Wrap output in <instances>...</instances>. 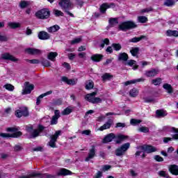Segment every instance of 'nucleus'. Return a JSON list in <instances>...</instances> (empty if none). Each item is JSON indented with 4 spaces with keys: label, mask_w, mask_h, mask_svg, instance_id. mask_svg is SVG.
<instances>
[{
    "label": "nucleus",
    "mask_w": 178,
    "mask_h": 178,
    "mask_svg": "<svg viewBox=\"0 0 178 178\" xmlns=\"http://www.w3.org/2000/svg\"><path fill=\"white\" fill-rule=\"evenodd\" d=\"M129 136H124L123 134L115 135L113 133L107 134L103 139V143L104 144H108V143H112L113 140H115L117 144H122L124 140H127Z\"/></svg>",
    "instance_id": "obj_1"
},
{
    "label": "nucleus",
    "mask_w": 178,
    "mask_h": 178,
    "mask_svg": "<svg viewBox=\"0 0 178 178\" xmlns=\"http://www.w3.org/2000/svg\"><path fill=\"white\" fill-rule=\"evenodd\" d=\"M45 127L39 124L38 129H34V127L32 125L26 126V130L28 133H30V138H36V137L40 136V134L44 131Z\"/></svg>",
    "instance_id": "obj_2"
},
{
    "label": "nucleus",
    "mask_w": 178,
    "mask_h": 178,
    "mask_svg": "<svg viewBox=\"0 0 178 178\" xmlns=\"http://www.w3.org/2000/svg\"><path fill=\"white\" fill-rule=\"evenodd\" d=\"M19 130L16 127H9L7 128V131H10L13 134H6V133H0V137H3V138H17V137H20L23 135V133L22 131H17Z\"/></svg>",
    "instance_id": "obj_3"
},
{
    "label": "nucleus",
    "mask_w": 178,
    "mask_h": 178,
    "mask_svg": "<svg viewBox=\"0 0 178 178\" xmlns=\"http://www.w3.org/2000/svg\"><path fill=\"white\" fill-rule=\"evenodd\" d=\"M58 5L60 6L63 10H65V12L69 15V16H71V17H74L73 13L69 12V10L73 9V3H72L70 0H60Z\"/></svg>",
    "instance_id": "obj_4"
},
{
    "label": "nucleus",
    "mask_w": 178,
    "mask_h": 178,
    "mask_svg": "<svg viewBox=\"0 0 178 178\" xmlns=\"http://www.w3.org/2000/svg\"><path fill=\"white\" fill-rule=\"evenodd\" d=\"M136 27L137 24L132 21L124 22L118 26V29L121 31H127V30H131Z\"/></svg>",
    "instance_id": "obj_5"
},
{
    "label": "nucleus",
    "mask_w": 178,
    "mask_h": 178,
    "mask_svg": "<svg viewBox=\"0 0 178 178\" xmlns=\"http://www.w3.org/2000/svg\"><path fill=\"white\" fill-rule=\"evenodd\" d=\"M129 148H130V143L122 145L120 147L115 149V154L116 156H123V155L127 152Z\"/></svg>",
    "instance_id": "obj_6"
},
{
    "label": "nucleus",
    "mask_w": 178,
    "mask_h": 178,
    "mask_svg": "<svg viewBox=\"0 0 178 178\" xmlns=\"http://www.w3.org/2000/svg\"><path fill=\"white\" fill-rule=\"evenodd\" d=\"M49 16H51V12L47 8L42 9L35 13V17L42 20L49 19Z\"/></svg>",
    "instance_id": "obj_7"
},
{
    "label": "nucleus",
    "mask_w": 178,
    "mask_h": 178,
    "mask_svg": "<svg viewBox=\"0 0 178 178\" xmlns=\"http://www.w3.org/2000/svg\"><path fill=\"white\" fill-rule=\"evenodd\" d=\"M62 134V131H56V133L51 136L50 141L49 142L48 145L51 148H56V141L58 140V138H59V136Z\"/></svg>",
    "instance_id": "obj_8"
},
{
    "label": "nucleus",
    "mask_w": 178,
    "mask_h": 178,
    "mask_svg": "<svg viewBox=\"0 0 178 178\" xmlns=\"http://www.w3.org/2000/svg\"><path fill=\"white\" fill-rule=\"evenodd\" d=\"M15 115L19 118H22V116L27 118V116L29 115V108H27V107H20L18 110L15 111Z\"/></svg>",
    "instance_id": "obj_9"
},
{
    "label": "nucleus",
    "mask_w": 178,
    "mask_h": 178,
    "mask_svg": "<svg viewBox=\"0 0 178 178\" xmlns=\"http://www.w3.org/2000/svg\"><path fill=\"white\" fill-rule=\"evenodd\" d=\"M140 149L147 154H152V152H156L158 151L156 147L149 145H143L140 146Z\"/></svg>",
    "instance_id": "obj_10"
},
{
    "label": "nucleus",
    "mask_w": 178,
    "mask_h": 178,
    "mask_svg": "<svg viewBox=\"0 0 178 178\" xmlns=\"http://www.w3.org/2000/svg\"><path fill=\"white\" fill-rule=\"evenodd\" d=\"M34 90V85H30L29 82H25V88L22 90V95L31 94V91Z\"/></svg>",
    "instance_id": "obj_11"
},
{
    "label": "nucleus",
    "mask_w": 178,
    "mask_h": 178,
    "mask_svg": "<svg viewBox=\"0 0 178 178\" xmlns=\"http://www.w3.org/2000/svg\"><path fill=\"white\" fill-rule=\"evenodd\" d=\"M1 59H3L4 60H12V62H17L19 60L18 58H16L9 53H4L1 54Z\"/></svg>",
    "instance_id": "obj_12"
},
{
    "label": "nucleus",
    "mask_w": 178,
    "mask_h": 178,
    "mask_svg": "<svg viewBox=\"0 0 178 178\" xmlns=\"http://www.w3.org/2000/svg\"><path fill=\"white\" fill-rule=\"evenodd\" d=\"M72 175L73 172L66 168H60L57 172V176H70Z\"/></svg>",
    "instance_id": "obj_13"
},
{
    "label": "nucleus",
    "mask_w": 178,
    "mask_h": 178,
    "mask_svg": "<svg viewBox=\"0 0 178 178\" xmlns=\"http://www.w3.org/2000/svg\"><path fill=\"white\" fill-rule=\"evenodd\" d=\"M38 37L39 40H49L51 38V35L49 33H47L46 31H42L38 33Z\"/></svg>",
    "instance_id": "obj_14"
},
{
    "label": "nucleus",
    "mask_w": 178,
    "mask_h": 178,
    "mask_svg": "<svg viewBox=\"0 0 178 178\" xmlns=\"http://www.w3.org/2000/svg\"><path fill=\"white\" fill-rule=\"evenodd\" d=\"M159 73V70L152 69L145 72V75L146 77H155Z\"/></svg>",
    "instance_id": "obj_15"
},
{
    "label": "nucleus",
    "mask_w": 178,
    "mask_h": 178,
    "mask_svg": "<svg viewBox=\"0 0 178 178\" xmlns=\"http://www.w3.org/2000/svg\"><path fill=\"white\" fill-rule=\"evenodd\" d=\"M113 123V120H112V119H109L103 126L99 128V130L100 131H104V130H106L107 129H111V127L112 126Z\"/></svg>",
    "instance_id": "obj_16"
},
{
    "label": "nucleus",
    "mask_w": 178,
    "mask_h": 178,
    "mask_svg": "<svg viewBox=\"0 0 178 178\" xmlns=\"http://www.w3.org/2000/svg\"><path fill=\"white\" fill-rule=\"evenodd\" d=\"M94 156H95V146L92 145V149L89 150L88 156L85 159L86 162H88V161H90V159H92Z\"/></svg>",
    "instance_id": "obj_17"
},
{
    "label": "nucleus",
    "mask_w": 178,
    "mask_h": 178,
    "mask_svg": "<svg viewBox=\"0 0 178 178\" xmlns=\"http://www.w3.org/2000/svg\"><path fill=\"white\" fill-rule=\"evenodd\" d=\"M26 52L29 54V55H40V54L42 53L41 50L33 48L26 49Z\"/></svg>",
    "instance_id": "obj_18"
},
{
    "label": "nucleus",
    "mask_w": 178,
    "mask_h": 178,
    "mask_svg": "<svg viewBox=\"0 0 178 178\" xmlns=\"http://www.w3.org/2000/svg\"><path fill=\"white\" fill-rule=\"evenodd\" d=\"M111 6H115V3H111L109 5L107 3H104L102 4V6H100V12L102 13H105V12H106V9H109V8H111Z\"/></svg>",
    "instance_id": "obj_19"
},
{
    "label": "nucleus",
    "mask_w": 178,
    "mask_h": 178,
    "mask_svg": "<svg viewBox=\"0 0 178 178\" xmlns=\"http://www.w3.org/2000/svg\"><path fill=\"white\" fill-rule=\"evenodd\" d=\"M169 171L172 175H174V176H178V165L175 164L170 165Z\"/></svg>",
    "instance_id": "obj_20"
},
{
    "label": "nucleus",
    "mask_w": 178,
    "mask_h": 178,
    "mask_svg": "<svg viewBox=\"0 0 178 178\" xmlns=\"http://www.w3.org/2000/svg\"><path fill=\"white\" fill-rule=\"evenodd\" d=\"M95 95H97V92H92V93L87 94L85 97V99L88 101V102L92 104V101L94 100V98H95Z\"/></svg>",
    "instance_id": "obj_21"
},
{
    "label": "nucleus",
    "mask_w": 178,
    "mask_h": 178,
    "mask_svg": "<svg viewBox=\"0 0 178 178\" xmlns=\"http://www.w3.org/2000/svg\"><path fill=\"white\" fill-rule=\"evenodd\" d=\"M145 81V79L143 78H140L137 79H133L131 81H126L124 86H130V84H136V83H141Z\"/></svg>",
    "instance_id": "obj_22"
},
{
    "label": "nucleus",
    "mask_w": 178,
    "mask_h": 178,
    "mask_svg": "<svg viewBox=\"0 0 178 178\" xmlns=\"http://www.w3.org/2000/svg\"><path fill=\"white\" fill-rule=\"evenodd\" d=\"M117 24H119V19L115 18H110L108 19V27H115Z\"/></svg>",
    "instance_id": "obj_23"
},
{
    "label": "nucleus",
    "mask_w": 178,
    "mask_h": 178,
    "mask_svg": "<svg viewBox=\"0 0 178 178\" xmlns=\"http://www.w3.org/2000/svg\"><path fill=\"white\" fill-rule=\"evenodd\" d=\"M104 58V56L102 54H94L90 57L91 60H93V62H101L102 60V58Z\"/></svg>",
    "instance_id": "obj_24"
},
{
    "label": "nucleus",
    "mask_w": 178,
    "mask_h": 178,
    "mask_svg": "<svg viewBox=\"0 0 178 178\" xmlns=\"http://www.w3.org/2000/svg\"><path fill=\"white\" fill-rule=\"evenodd\" d=\"M118 60H123L124 62H127L129 60V55L127 53H120L118 57Z\"/></svg>",
    "instance_id": "obj_25"
},
{
    "label": "nucleus",
    "mask_w": 178,
    "mask_h": 178,
    "mask_svg": "<svg viewBox=\"0 0 178 178\" xmlns=\"http://www.w3.org/2000/svg\"><path fill=\"white\" fill-rule=\"evenodd\" d=\"M61 80L70 86H74L76 84V81L74 79H68L67 76H63Z\"/></svg>",
    "instance_id": "obj_26"
},
{
    "label": "nucleus",
    "mask_w": 178,
    "mask_h": 178,
    "mask_svg": "<svg viewBox=\"0 0 178 178\" xmlns=\"http://www.w3.org/2000/svg\"><path fill=\"white\" fill-rule=\"evenodd\" d=\"M36 175H38L36 176V177H40V178H55V177H56V175H51L49 173H44V174L36 173Z\"/></svg>",
    "instance_id": "obj_27"
},
{
    "label": "nucleus",
    "mask_w": 178,
    "mask_h": 178,
    "mask_svg": "<svg viewBox=\"0 0 178 178\" xmlns=\"http://www.w3.org/2000/svg\"><path fill=\"white\" fill-rule=\"evenodd\" d=\"M141 40H147V36L145 35H140V37L137 38H133L131 40H129V42H140Z\"/></svg>",
    "instance_id": "obj_28"
},
{
    "label": "nucleus",
    "mask_w": 178,
    "mask_h": 178,
    "mask_svg": "<svg viewBox=\"0 0 178 178\" xmlns=\"http://www.w3.org/2000/svg\"><path fill=\"white\" fill-rule=\"evenodd\" d=\"M111 79H113V75L109 74V73H105L102 76V80L105 83V81H108L111 80Z\"/></svg>",
    "instance_id": "obj_29"
},
{
    "label": "nucleus",
    "mask_w": 178,
    "mask_h": 178,
    "mask_svg": "<svg viewBox=\"0 0 178 178\" xmlns=\"http://www.w3.org/2000/svg\"><path fill=\"white\" fill-rule=\"evenodd\" d=\"M58 56L57 52H50L47 55V58L49 59V60H51L52 62H55V58Z\"/></svg>",
    "instance_id": "obj_30"
},
{
    "label": "nucleus",
    "mask_w": 178,
    "mask_h": 178,
    "mask_svg": "<svg viewBox=\"0 0 178 178\" xmlns=\"http://www.w3.org/2000/svg\"><path fill=\"white\" fill-rule=\"evenodd\" d=\"M169 131L170 133H175V134H174L172 137L175 140H178V128L171 127Z\"/></svg>",
    "instance_id": "obj_31"
},
{
    "label": "nucleus",
    "mask_w": 178,
    "mask_h": 178,
    "mask_svg": "<svg viewBox=\"0 0 178 178\" xmlns=\"http://www.w3.org/2000/svg\"><path fill=\"white\" fill-rule=\"evenodd\" d=\"M156 115L157 118H165L168 115V113L163 110H157L156 111Z\"/></svg>",
    "instance_id": "obj_32"
},
{
    "label": "nucleus",
    "mask_w": 178,
    "mask_h": 178,
    "mask_svg": "<svg viewBox=\"0 0 178 178\" xmlns=\"http://www.w3.org/2000/svg\"><path fill=\"white\" fill-rule=\"evenodd\" d=\"M130 53L131 54L132 56H138V54L140 53V47H132L130 50Z\"/></svg>",
    "instance_id": "obj_33"
},
{
    "label": "nucleus",
    "mask_w": 178,
    "mask_h": 178,
    "mask_svg": "<svg viewBox=\"0 0 178 178\" xmlns=\"http://www.w3.org/2000/svg\"><path fill=\"white\" fill-rule=\"evenodd\" d=\"M85 88L86 90H92V88H94V81L91 80L87 81Z\"/></svg>",
    "instance_id": "obj_34"
},
{
    "label": "nucleus",
    "mask_w": 178,
    "mask_h": 178,
    "mask_svg": "<svg viewBox=\"0 0 178 178\" xmlns=\"http://www.w3.org/2000/svg\"><path fill=\"white\" fill-rule=\"evenodd\" d=\"M163 88L168 91V94L173 92V88H172V86L169 83L164 84Z\"/></svg>",
    "instance_id": "obj_35"
},
{
    "label": "nucleus",
    "mask_w": 178,
    "mask_h": 178,
    "mask_svg": "<svg viewBox=\"0 0 178 178\" xmlns=\"http://www.w3.org/2000/svg\"><path fill=\"white\" fill-rule=\"evenodd\" d=\"M166 33L168 37H172V36L178 37V31H177L168 30Z\"/></svg>",
    "instance_id": "obj_36"
},
{
    "label": "nucleus",
    "mask_w": 178,
    "mask_h": 178,
    "mask_svg": "<svg viewBox=\"0 0 178 178\" xmlns=\"http://www.w3.org/2000/svg\"><path fill=\"white\" fill-rule=\"evenodd\" d=\"M59 29H60L59 27V26L58 25H54L53 26H51L49 28L47 29V31L49 33H56V31H58V30H59Z\"/></svg>",
    "instance_id": "obj_37"
},
{
    "label": "nucleus",
    "mask_w": 178,
    "mask_h": 178,
    "mask_svg": "<svg viewBox=\"0 0 178 178\" xmlns=\"http://www.w3.org/2000/svg\"><path fill=\"white\" fill-rule=\"evenodd\" d=\"M175 3H176V0H165L163 6L170 7L173 6Z\"/></svg>",
    "instance_id": "obj_38"
},
{
    "label": "nucleus",
    "mask_w": 178,
    "mask_h": 178,
    "mask_svg": "<svg viewBox=\"0 0 178 178\" xmlns=\"http://www.w3.org/2000/svg\"><path fill=\"white\" fill-rule=\"evenodd\" d=\"M8 26L11 29H19L21 24L19 22H8Z\"/></svg>",
    "instance_id": "obj_39"
},
{
    "label": "nucleus",
    "mask_w": 178,
    "mask_h": 178,
    "mask_svg": "<svg viewBox=\"0 0 178 178\" xmlns=\"http://www.w3.org/2000/svg\"><path fill=\"white\" fill-rule=\"evenodd\" d=\"M162 83V79L161 78H156L152 80V84L154 86H161Z\"/></svg>",
    "instance_id": "obj_40"
},
{
    "label": "nucleus",
    "mask_w": 178,
    "mask_h": 178,
    "mask_svg": "<svg viewBox=\"0 0 178 178\" xmlns=\"http://www.w3.org/2000/svg\"><path fill=\"white\" fill-rule=\"evenodd\" d=\"M129 95L131 97L135 98V97H137L138 95V90L136 88H133L130 90Z\"/></svg>",
    "instance_id": "obj_41"
},
{
    "label": "nucleus",
    "mask_w": 178,
    "mask_h": 178,
    "mask_svg": "<svg viewBox=\"0 0 178 178\" xmlns=\"http://www.w3.org/2000/svg\"><path fill=\"white\" fill-rule=\"evenodd\" d=\"M141 122H142L141 120H136V119L132 118L130 120V124H131V126H137L138 124H140Z\"/></svg>",
    "instance_id": "obj_42"
},
{
    "label": "nucleus",
    "mask_w": 178,
    "mask_h": 178,
    "mask_svg": "<svg viewBox=\"0 0 178 178\" xmlns=\"http://www.w3.org/2000/svg\"><path fill=\"white\" fill-rule=\"evenodd\" d=\"M138 23H147L148 22V18L145 16H139L138 17Z\"/></svg>",
    "instance_id": "obj_43"
},
{
    "label": "nucleus",
    "mask_w": 178,
    "mask_h": 178,
    "mask_svg": "<svg viewBox=\"0 0 178 178\" xmlns=\"http://www.w3.org/2000/svg\"><path fill=\"white\" fill-rule=\"evenodd\" d=\"M38 175L37 173L33 172L27 175L19 176V178H33V177H37Z\"/></svg>",
    "instance_id": "obj_44"
},
{
    "label": "nucleus",
    "mask_w": 178,
    "mask_h": 178,
    "mask_svg": "<svg viewBox=\"0 0 178 178\" xmlns=\"http://www.w3.org/2000/svg\"><path fill=\"white\" fill-rule=\"evenodd\" d=\"M111 47L115 51H120V49H122V45L119 43H113Z\"/></svg>",
    "instance_id": "obj_45"
},
{
    "label": "nucleus",
    "mask_w": 178,
    "mask_h": 178,
    "mask_svg": "<svg viewBox=\"0 0 178 178\" xmlns=\"http://www.w3.org/2000/svg\"><path fill=\"white\" fill-rule=\"evenodd\" d=\"M41 63L43 66H45L46 67H49V66H51V63L49 62V60L45 58H42Z\"/></svg>",
    "instance_id": "obj_46"
},
{
    "label": "nucleus",
    "mask_w": 178,
    "mask_h": 178,
    "mask_svg": "<svg viewBox=\"0 0 178 178\" xmlns=\"http://www.w3.org/2000/svg\"><path fill=\"white\" fill-rule=\"evenodd\" d=\"M19 6L21 9H24V8H27V6H29V1H22L19 3Z\"/></svg>",
    "instance_id": "obj_47"
},
{
    "label": "nucleus",
    "mask_w": 178,
    "mask_h": 178,
    "mask_svg": "<svg viewBox=\"0 0 178 178\" xmlns=\"http://www.w3.org/2000/svg\"><path fill=\"white\" fill-rule=\"evenodd\" d=\"M73 112V110L72 108H66L62 111V115H70Z\"/></svg>",
    "instance_id": "obj_48"
},
{
    "label": "nucleus",
    "mask_w": 178,
    "mask_h": 178,
    "mask_svg": "<svg viewBox=\"0 0 178 178\" xmlns=\"http://www.w3.org/2000/svg\"><path fill=\"white\" fill-rule=\"evenodd\" d=\"M138 131H140V133H149V128L147 127H141L138 129Z\"/></svg>",
    "instance_id": "obj_49"
},
{
    "label": "nucleus",
    "mask_w": 178,
    "mask_h": 178,
    "mask_svg": "<svg viewBox=\"0 0 178 178\" xmlns=\"http://www.w3.org/2000/svg\"><path fill=\"white\" fill-rule=\"evenodd\" d=\"M26 62H29V63H31L32 65H38V63H40V60H38V59H32V60L26 59Z\"/></svg>",
    "instance_id": "obj_50"
},
{
    "label": "nucleus",
    "mask_w": 178,
    "mask_h": 178,
    "mask_svg": "<svg viewBox=\"0 0 178 178\" xmlns=\"http://www.w3.org/2000/svg\"><path fill=\"white\" fill-rule=\"evenodd\" d=\"M4 88H6V90H8V91H13V90H15V86L10 83L6 84L4 86Z\"/></svg>",
    "instance_id": "obj_51"
},
{
    "label": "nucleus",
    "mask_w": 178,
    "mask_h": 178,
    "mask_svg": "<svg viewBox=\"0 0 178 178\" xmlns=\"http://www.w3.org/2000/svg\"><path fill=\"white\" fill-rule=\"evenodd\" d=\"M106 45H109V39L105 38L102 40V43L100 44L101 48H104Z\"/></svg>",
    "instance_id": "obj_52"
},
{
    "label": "nucleus",
    "mask_w": 178,
    "mask_h": 178,
    "mask_svg": "<svg viewBox=\"0 0 178 178\" xmlns=\"http://www.w3.org/2000/svg\"><path fill=\"white\" fill-rule=\"evenodd\" d=\"M53 13L56 17L63 16V13L59 10H54Z\"/></svg>",
    "instance_id": "obj_53"
},
{
    "label": "nucleus",
    "mask_w": 178,
    "mask_h": 178,
    "mask_svg": "<svg viewBox=\"0 0 178 178\" xmlns=\"http://www.w3.org/2000/svg\"><path fill=\"white\" fill-rule=\"evenodd\" d=\"M102 102V99L99 97H95L93 99L92 104H101Z\"/></svg>",
    "instance_id": "obj_54"
},
{
    "label": "nucleus",
    "mask_w": 178,
    "mask_h": 178,
    "mask_svg": "<svg viewBox=\"0 0 178 178\" xmlns=\"http://www.w3.org/2000/svg\"><path fill=\"white\" fill-rule=\"evenodd\" d=\"M152 10H154V9L152 7H149V8L141 10L140 13H148V12H152Z\"/></svg>",
    "instance_id": "obj_55"
},
{
    "label": "nucleus",
    "mask_w": 178,
    "mask_h": 178,
    "mask_svg": "<svg viewBox=\"0 0 178 178\" xmlns=\"http://www.w3.org/2000/svg\"><path fill=\"white\" fill-rule=\"evenodd\" d=\"M80 42H81V38H77L71 41V44H79Z\"/></svg>",
    "instance_id": "obj_56"
},
{
    "label": "nucleus",
    "mask_w": 178,
    "mask_h": 178,
    "mask_svg": "<svg viewBox=\"0 0 178 178\" xmlns=\"http://www.w3.org/2000/svg\"><path fill=\"white\" fill-rule=\"evenodd\" d=\"M58 118L52 117L51 120V124H58Z\"/></svg>",
    "instance_id": "obj_57"
},
{
    "label": "nucleus",
    "mask_w": 178,
    "mask_h": 178,
    "mask_svg": "<svg viewBox=\"0 0 178 178\" xmlns=\"http://www.w3.org/2000/svg\"><path fill=\"white\" fill-rule=\"evenodd\" d=\"M154 159L155 161H156L157 162H163V159L162 158V156H159V155H156L154 156Z\"/></svg>",
    "instance_id": "obj_58"
},
{
    "label": "nucleus",
    "mask_w": 178,
    "mask_h": 178,
    "mask_svg": "<svg viewBox=\"0 0 178 178\" xmlns=\"http://www.w3.org/2000/svg\"><path fill=\"white\" fill-rule=\"evenodd\" d=\"M136 64V60H130L127 61L125 65H128V66H133V65Z\"/></svg>",
    "instance_id": "obj_59"
},
{
    "label": "nucleus",
    "mask_w": 178,
    "mask_h": 178,
    "mask_svg": "<svg viewBox=\"0 0 178 178\" xmlns=\"http://www.w3.org/2000/svg\"><path fill=\"white\" fill-rule=\"evenodd\" d=\"M158 175L161 177H165L168 174L166 173L165 171L161 170L159 171L158 172Z\"/></svg>",
    "instance_id": "obj_60"
},
{
    "label": "nucleus",
    "mask_w": 178,
    "mask_h": 178,
    "mask_svg": "<svg viewBox=\"0 0 178 178\" xmlns=\"http://www.w3.org/2000/svg\"><path fill=\"white\" fill-rule=\"evenodd\" d=\"M0 41H1L2 42L8 41V37H6V35H0Z\"/></svg>",
    "instance_id": "obj_61"
},
{
    "label": "nucleus",
    "mask_w": 178,
    "mask_h": 178,
    "mask_svg": "<svg viewBox=\"0 0 178 178\" xmlns=\"http://www.w3.org/2000/svg\"><path fill=\"white\" fill-rule=\"evenodd\" d=\"M111 169V165H103L102 170L103 172H106L107 170H109Z\"/></svg>",
    "instance_id": "obj_62"
},
{
    "label": "nucleus",
    "mask_w": 178,
    "mask_h": 178,
    "mask_svg": "<svg viewBox=\"0 0 178 178\" xmlns=\"http://www.w3.org/2000/svg\"><path fill=\"white\" fill-rule=\"evenodd\" d=\"M22 146L19 145H16L14 147V151H15V152H17L18 151H22Z\"/></svg>",
    "instance_id": "obj_63"
},
{
    "label": "nucleus",
    "mask_w": 178,
    "mask_h": 178,
    "mask_svg": "<svg viewBox=\"0 0 178 178\" xmlns=\"http://www.w3.org/2000/svg\"><path fill=\"white\" fill-rule=\"evenodd\" d=\"M144 102H154V99L150 97H145L143 98Z\"/></svg>",
    "instance_id": "obj_64"
}]
</instances>
